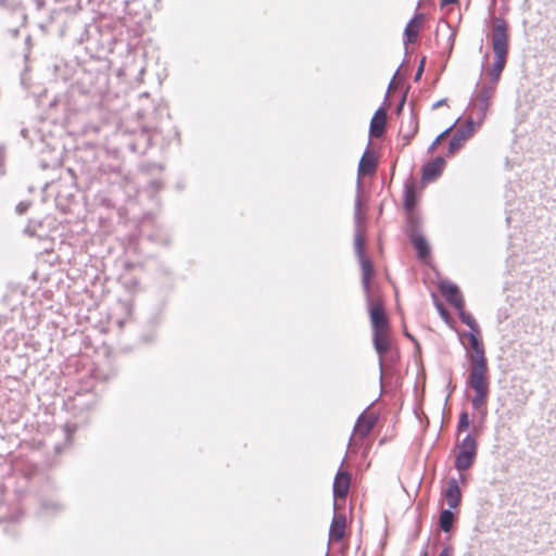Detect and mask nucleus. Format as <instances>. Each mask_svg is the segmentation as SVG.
Listing matches in <instances>:
<instances>
[{
    "instance_id": "obj_1",
    "label": "nucleus",
    "mask_w": 556,
    "mask_h": 556,
    "mask_svg": "<svg viewBox=\"0 0 556 556\" xmlns=\"http://www.w3.org/2000/svg\"><path fill=\"white\" fill-rule=\"evenodd\" d=\"M469 341V368L467 386L473 390L471 405L475 409L485 408L490 393V375L484 346L480 340V330L466 334Z\"/></svg>"
},
{
    "instance_id": "obj_2",
    "label": "nucleus",
    "mask_w": 556,
    "mask_h": 556,
    "mask_svg": "<svg viewBox=\"0 0 556 556\" xmlns=\"http://www.w3.org/2000/svg\"><path fill=\"white\" fill-rule=\"evenodd\" d=\"M507 23L503 18H495L493 24V51L494 62L489 70V75L492 80L497 81L506 65L508 54V34Z\"/></svg>"
},
{
    "instance_id": "obj_3",
    "label": "nucleus",
    "mask_w": 556,
    "mask_h": 556,
    "mask_svg": "<svg viewBox=\"0 0 556 556\" xmlns=\"http://www.w3.org/2000/svg\"><path fill=\"white\" fill-rule=\"evenodd\" d=\"M378 414L374 410H365L357 419L350 440L351 447H357L371 432L378 422Z\"/></svg>"
},
{
    "instance_id": "obj_4",
    "label": "nucleus",
    "mask_w": 556,
    "mask_h": 556,
    "mask_svg": "<svg viewBox=\"0 0 556 556\" xmlns=\"http://www.w3.org/2000/svg\"><path fill=\"white\" fill-rule=\"evenodd\" d=\"M477 455V441L467 435L458 446L455 457V468L459 471L467 470L475 462Z\"/></svg>"
},
{
    "instance_id": "obj_5",
    "label": "nucleus",
    "mask_w": 556,
    "mask_h": 556,
    "mask_svg": "<svg viewBox=\"0 0 556 556\" xmlns=\"http://www.w3.org/2000/svg\"><path fill=\"white\" fill-rule=\"evenodd\" d=\"M369 303V316L374 331L389 330V320L386 315V311L382 301L379 299L368 298Z\"/></svg>"
},
{
    "instance_id": "obj_6",
    "label": "nucleus",
    "mask_w": 556,
    "mask_h": 556,
    "mask_svg": "<svg viewBox=\"0 0 556 556\" xmlns=\"http://www.w3.org/2000/svg\"><path fill=\"white\" fill-rule=\"evenodd\" d=\"M352 476L348 470H338L333 480V497L334 509H337V502L344 501L349 494L351 486Z\"/></svg>"
},
{
    "instance_id": "obj_7",
    "label": "nucleus",
    "mask_w": 556,
    "mask_h": 556,
    "mask_svg": "<svg viewBox=\"0 0 556 556\" xmlns=\"http://www.w3.org/2000/svg\"><path fill=\"white\" fill-rule=\"evenodd\" d=\"M472 135L473 123L469 121L465 126L457 129L456 132L453 135L448 143L447 154L454 155L456 152H458Z\"/></svg>"
},
{
    "instance_id": "obj_8",
    "label": "nucleus",
    "mask_w": 556,
    "mask_h": 556,
    "mask_svg": "<svg viewBox=\"0 0 556 556\" xmlns=\"http://www.w3.org/2000/svg\"><path fill=\"white\" fill-rule=\"evenodd\" d=\"M348 534V519L342 513H336L329 528V543H339Z\"/></svg>"
},
{
    "instance_id": "obj_9",
    "label": "nucleus",
    "mask_w": 556,
    "mask_h": 556,
    "mask_svg": "<svg viewBox=\"0 0 556 556\" xmlns=\"http://www.w3.org/2000/svg\"><path fill=\"white\" fill-rule=\"evenodd\" d=\"M440 291L446 301L457 311H462L465 307L463 294L456 285L443 282L440 285Z\"/></svg>"
},
{
    "instance_id": "obj_10",
    "label": "nucleus",
    "mask_w": 556,
    "mask_h": 556,
    "mask_svg": "<svg viewBox=\"0 0 556 556\" xmlns=\"http://www.w3.org/2000/svg\"><path fill=\"white\" fill-rule=\"evenodd\" d=\"M446 162L444 157L437 156L433 160L427 162L422 166L421 177L425 182H430L437 179L443 173Z\"/></svg>"
},
{
    "instance_id": "obj_11",
    "label": "nucleus",
    "mask_w": 556,
    "mask_h": 556,
    "mask_svg": "<svg viewBox=\"0 0 556 556\" xmlns=\"http://www.w3.org/2000/svg\"><path fill=\"white\" fill-rule=\"evenodd\" d=\"M359 260L362 285L367 298L371 296V280L375 277V267L372 262L367 256H362Z\"/></svg>"
},
{
    "instance_id": "obj_12",
    "label": "nucleus",
    "mask_w": 556,
    "mask_h": 556,
    "mask_svg": "<svg viewBox=\"0 0 556 556\" xmlns=\"http://www.w3.org/2000/svg\"><path fill=\"white\" fill-rule=\"evenodd\" d=\"M443 495L450 509L459 506L462 502V491L456 479L452 478L446 482Z\"/></svg>"
},
{
    "instance_id": "obj_13",
    "label": "nucleus",
    "mask_w": 556,
    "mask_h": 556,
    "mask_svg": "<svg viewBox=\"0 0 556 556\" xmlns=\"http://www.w3.org/2000/svg\"><path fill=\"white\" fill-rule=\"evenodd\" d=\"M424 22L425 15L422 13H418L407 23L404 31L407 43H415L417 41Z\"/></svg>"
},
{
    "instance_id": "obj_14",
    "label": "nucleus",
    "mask_w": 556,
    "mask_h": 556,
    "mask_svg": "<svg viewBox=\"0 0 556 556\" xmlns=\"http://www.w3.org/2000/svg\"><path fill=\"white\" fill-rule=\"evenodd\" d=\"M387 112L379 109L375 112L369 126V136L371 138H380L386 131Z\"/></svg>"
},
{
    "instance_id": "obj_15",
    "label": "nucleus",
    "mask_w": 556,
    "mask_h": 556,
    "mask_svg": "<svg viewBox=\"0 0 556 556\" xmlns=\"http://www.w3.org/2000/svg\"><path fill=\"white\" fill-rule=\"evenodd\" d=\"M417 203H418V197H417L416 184L413 180L406 181L405 188H404V210H405V212H410L413 210H416Z\"/></svg>"
},
{
    "instance_id": "obj_16",
    "label": "nucleus",
    "mask_w": 556,
    "mask_h": 556,
    "mask_svg": "<svg viewBox=\"0 0 556 556\" xmlns=\"http://www.w3.org/2000/svg\"><path fill=\"white\" fill-rule=\"evenodd\" d=\"M372 340H374L375 349L379 353V355L382 356V355L387 354L391 346L390 329L381 330V331H374Z\"/></svg>"
},
{
    "instance_id": "obj_17",
    "label": "nucleus",
    "mask_w": 556,
    "mask_h": 556,
    "mask_svg": "<svg viewBox=\"0 0 556 556\" xmlns=\"http://www.w3.org/2000/svg\"><path fill=\"white\" fill-rule=\"evenodd\" d=\"M377 168V159L374 152L366 151L358 164V174L361 176H368L375 173Z\"/></svg>"
},
{
    "instance_id": "obj_18",
    "label": "nucleus",
    "mask_w": 556,
    "mask_h": 556,
    "mask_svg": "<svg viewBox=\"0 0 556 556\" xmlns=\"http://www.w3.org/2000/svg\"><path fill=\"white\" fill-rule=\"evenodd\" d=\"M30 54H31V35L25 37V52L23 54L25 61V70L21 76V84L25 88H29L30 84L27 83V74L30 71Z\"/></svg>"
},
{
    "instance_id": "obj_19",
    "label": "nucleus",
    "mask_w": 556,
    "mask_h": 556,
    "mask_svg": "<svg viewBox=\"0 0 556 556\" xmlns=\"http://www.w3.org/2000/svg\"><path fill=\"white\" fill-rule=\"evenodd\" d=\"M409 238L417 251L418 258L425 260L426 257H428L430 249L426 239L421 237L418 232L410 233Z\"/></svg>"
},
{
    "instance_id": "obj_20",
    "label": "nucleus",
    "mask_w": 556,
    "mask_h": 556,
    "mask_svg": "<svg viewBox=\"0 0 556 556\" xmlns=\"http://www.w3.org/2000/svg\"><path fill=\"white\" fill-rule=\"evenodd\" d=\"M366 238L363 231H357L354 237V250L358 258L365 255Z\"/></svg>"
},
{
    "instance_id": "obj_21",
    "label": "nucleus",
    "mask_w": 556,
    "mask_h": 556,
    "mask_svg": "<svg viewBox=\"0 0 556 556\" xmlns=\"http://www.w3.org/2000/svg\"><path fill=\"white\" fill-rule=\"evenodd\" d=\"M453 520H454V515H453V513L451 511V509H445V510H443V511L440 514V519H439L440 528H441L444 532H448V531L451 530V528H452Z\"/></svg>"
},
{
    "instance_id": "obj_22",
    "label": "nucleus",
    "mask_w": 556,
    "mask_h": 556,
    "mask_svg": "<svg viewBox=\"0 0 556 556\" xmlns=\"http://www.w3.org/2000/svg\"><path fill=\"white\" fill-rule=\"evenodd\" d=\"M458 313L460 320L471 329V332L480 330L478 323L469 313L465 312L464 308Z\"/></svg>"
},
{
    "instance_id": "obj_23",
    "label": "nucleus",
    "mask_w": 556,
    "mask_h": 556,
    "mask_svg": "<svg viewBox=\"0 0 556 556\" xmlns=\"http://www.w3.org/2000/svg\"><path fill=\"white\" fill-rule=\"evenodd\" d=\"M405 213H406V219H407L408 227H409L408 235L417 232L418 225H419V216H418L416 210H413L410 212H405Z\"/></svg>"
},
{
    "instance_id": "obj_24",
    "label": "nucleus",
    "mask_w": 556,
    "mask_h": 556,
    "mask_svg": "<svg viewBox=\"0 0 556 556\" xmlns=\"http://www.w3.org/2000/svg\"><path fill=\"white\" fill-rule=\"evenodd\" d=\"M13 12L21 20L22 25H24L27 18L24 8L21 4H14Z\"/></svg>"
},
{
    "instance_id": "obj_25",
    "label": "nucleus",
    "mask_w": 556,
    "mask_h": 556,
    "mask_svg": "<svg viewBox=\"0 0 556 556\" xmlns=\"http://www.w3.org/2000/svg\"><path fill=\"white\" fill-rule=\"evenodd\" d=\"M31 207V202L30 201H22L20 202L16 207H15V212L16 214L18 215H23L25 212H27L29 208Z\"/></svg>"
},
{
    "instance_id": "obj_26",
    "label": "nucleus",
    "mask_w": 556,
    "mask_h": 556,
    "mask_svg": "<svg viewBox=\"0 0 556 556\" xmlns=\"http://www.w3.org/2000/svg\"><path fill=\"white\" fill-rule=\"evenodd\" d=\"M469 427V418L467 413H463L460 415L459 421H458V430L463 431L466 430Z\"/></svg>"
},
{
    "instance_id": "obj_27",
    "label": "nucleus",
    "mask_w": 556,
    "mask_h": 556,
    "mask_svg": "<svg viewBox=\"0 0 556 556\" xmlns=\"http://www.w3.org/2000/svg\"><path fill=\"white\" fill-rule=\"evenodd\" d=\"M23 235L30 238L35 236V224L33 220H28L27 225L23 228Z\"/></svg>"
},
{
    "instance_id": "obj_28",
    "label": "nucleus",
    "mask_w": 556,
    "mask_h": 556,
    "mask_svg": "<svg viewBox=\"0 0 556 556\" xmlns=\"http://www.w3.org/2000/svg\"><path fill=\"white\" fill-rule=\"evenodd\" d=\"M437 307H438V309H439V312H440V315H441L445 320H447V319H448V317H450V315H448L447 311L443 307V305H442V304H437Z\"/></svg>"
},
{
    "instance_id": "obj_29",
    "label": "nucleus",
    "mask_w": 556,
    "mask_h": 556,
    "mask_svg": "<svg viewBox=\"0 0 556 556\" xmlns=\"http://www.w3.org/2000/svg\"><path fill=\"white\" fill-rule=\"evenodd\" d=\"M439 556H453V549L450 546L444 547Z\"/></svg>"
},
{
    "instance_id": "obj_30",
    "label": "nucleus",
    "mask_w": 556,
    "mask_h": 556,
    "mask_svg": "<svg viewBox=\"0 0 556 556\" xmlns=\"http://www.w3.org/2000/svg\"><path fill=\"white\" fill-rule=\"evenodd\" d=\"M440 143H441V141H439V140L435 138V140L431 143V146H430V147H429V149H428V150H429V152H430V153H433V152L437 150V148H438V146H439Z\"/></svg>"
},
{
    "instance_id": "obj_31",
    "label": "nucleus",
    "mask_w": 556,
    "mask_h": 556,
    "mask_svg": "<svg viewBox=\"0 0 556 556\" xmlns=\"http://www.w3.org/2000/svg\"><path fill=\"white\" fill-rule=\"evenodd\" d=\"M450 131H451V128H448V129L444 130L443 132H441V134L437 137V139H438L439 141H441V142H442V141L446 138V136L448 135V132H450Z\"/></svg>"
},
{
    "instance_id": "obj_32",
    "label": "nucleus",
    "mask_w": 556,
    "mask_h": 556,
    "mask_svg": "<svg viewBox=\"0 0 556 556\" xmlns=\"http://www.w3.org/2000/svg\"><path fill=\"white\" fill-rule=\"evenodd\" d=\"M458 0H441V7H445L451 3H457Z\"/></svg>"
},
{
    "instance_id": "obj_33",
    "label": "nucleus",
    "mask_w": 556,
    "mask_h": 556,
    "mask_svg": "<svg viewBox=\"0 0 556 556\" xmlns=\"http://www.w3.org/2000/svg\"><path fill=\"white\" fill-rule=\"evenodd\" d=\"M72 437H73V433H72L70 430H66V431H65V439H66L67 441H71V440H72Z\"/></svg>"
},
{
    "instance_id": "obj_34",
    "label": "nucleus",
    "mask_w": 556,
    "mask_h": 556,
    "mask_svg": "<svg viewBox=\"0 0 556 556\" xmlns=\"http://www.w3.org/2000/svg\"><path fill=\"white\" fill-rule=\"evenodd\" d=\"M10 31H11L12 36L15 37L17 35V33H18V29L17 28H12Z\"/></svg>"
},
{
    "instance_id": "obj_35",
    "label": "nucleus",
    "mask_w": 556,
    "mask_h": 556,
    "mask_svg": "<svg viewBox=\"0 0 556 556\" xmlns=\"http://www.w3.org/2000/svg\"><path fill=\"white\" fill-rule=\"evenodd\" d=\"M7 2H8V0H0V7H5Z\"/></svg>"
},
{
    "instance_id": "obj_36",
    "label": "nucleus",
    "mask_w": 556,
    "mask_h": 556,
    "mask_svg": "<svg viewBox=\"0 0 556 556\" xmlns=\"http://www.w3.org/2000/svg\"><path fill=\"white\" fill-rule=\"evenodd\" d=\"M420 556H428L427 551H424Z\"/></svg>"
}]
</instances>
